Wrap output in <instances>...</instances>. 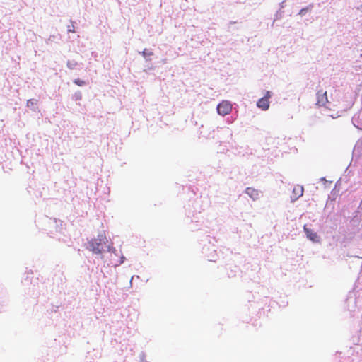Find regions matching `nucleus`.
Segmentation results:
<instances>
[{"instance_id": "obj_1", "label": "nucleus", "mask_w": 362, "mask_h": 362, "mask_svg": "<svg viewBox=\"0 0 362 362\" xmlns=\"http://www.w3.org/2000/svg\"><path fill=\"white\" fill-rule=\"evenodd\" d=\"M105 239L104 235L99 234L97 238L88 242V249L95 254L101 253L103 245L105 243Z\"/></svg>"}, {"instance_id": "obj_2", "label": "nucleus", "mask_w": 362, "mask_h": 362, "mask_svg": "<svg viewBox=\"0 0 362 362\" xmlns=\"http://www.w3.org/2000/svg\"><path fill=\"white\" fill-rule=\"evenodd\" d=\"M272 96V93L269 90H267L264 97L258 100L257 102V106L262 109V110H267L269 107V99Z\"/></svg>"}, {"instance_id": "obj_3", "label": "nucleus", "mask_w": 362, "mask_h": 362, "mask_svg": "<svg viewBox=\"0 0 362 362\" xmlns=\"http://www.w3.org/2000/svg\"><path fill=\"white\" fill-rule=\"evenodd\" d=\"M232 110V105L230 102L223 100L217 107L218 113L221 115H226Z\"/></svg>"}, {"instance_id": "obj_4", "label": "nucleus", "mask_w": 362, "mask_h": 362, "mask_svg": "<svg viewBox=\"0 0 362 362\" xmlns=\"http://www.w3.org/2000/svg\"><path fill=\"white\" fill-rule=\"evenodd\" d=\"M329 101L326 91L318 90L317 93V104L320 106H325Z\"/></svg>"}, {"instance_id": "obj_5", "label": "nucleus", "mask_w": 362, "mask_h": 362, "mask_svg": "<svg viewBox=\"0 0 362 362\" xmlns=\"http://www.w3.org/2000/svg\"><path fill=\"white\" fill-rule=\"evenodd\" d=\"M304 230L307 235V237L312 240L313 242H318L319 241V237L317 235L316 233L313 232V230L308 229L306 228V226H304Z\"/></svg>"}, {"instance_id": "obj_6", "label": "nucleus", "mask_w": 362, "mask_h": 362, "mask_svg": "<svg viewBox=\"0 0 362 362\" xmlns=\"http://www.w3.org/2000/svg\"><path fill=\"white\" fill-rule=\"evenodd\" d=\"M245 192L254 200L259 197V192L252 187H247Z\"/></svg>"}, {"instance_id": "obj_7", "label": "nucleus", "mask_w": 362, "mask_h": 362, "mask_svg": "<svg viewBox=\"0 0 362 362\" xmlns=\"http://www.w3.org/2000/svg\"><path fill=\"white\" fill-rule=\"evenodd\" d=\"M303 187L302 186L297 185L293 188V193L294 194L295 199H298V197L303 196Z\"/></svg>"}, {"instance_id": "obj_8", "label": "nucleus", "mask_w": 362, "mask_h": 362, "mask_svg": "<svg viewBox=\"0 0 362 362\" xmlns=\"http://www.w3.org/2000/svg\"><path fill=\"white\" fill-rule=\"evenodd\" d=\"M352 122L354 124V125L358 128V129H361V120H360V114H356L354 115V117H352Z\"/></svg>"}, {"instance_id": "obj_9", "label": "nucleus", "mask_w": 362, "mask_h": 362, "mask_svg": "<svg viewBox=\"0 0 362 362\" xmlns=\"http://www.w3.org/2000/svg\"><path fill=\"white\" fill-rule=\"evenodd\" d=\"M74 82L75 84H76L78 86H82L86 84V82L84 81L81 80L79 78L75 79Z\"/></svg>"}, {"instance_id": "obj_10", "label": "nucleus", "mask_w": 362, "mask_h": 362, "mask_svg": "<svg viewBox=\"0 0 362 362\" xmlns=\"http://www.w3.org/2000/svg\"><path fill=\"white\" fill-rule=\"evenodd\" d=\"M34 104H35V103L33 102V100H28V102H27V105L28 106H30V105H33Z\"/></svg>"}, {"instance_id": "obj_11", "label": "nucleus", "mask_w": 362, "mask_h": 362, "mask_svg": "<svg viewBox=\"0 0 362 362\" xmlns=\"http://www.w3.org/2000/svg\"><path fill=\"white\" fill-rule=\"evenodd\" d=\"M73 28H69V32H74V27L72 25Z\"/></svg>"}, {"instance_id": "obj_12", "label": "nucleus", "mask_w": 362, "mask_h": 362, "mask_svg": "<svg viewBox=\"0 0 362 362\" xmlns=\"http://www.w3.org/2000/svg\"><path fill=\"white\" fill-rule=\"evenodd\" d=\"M73 28H69V32H74V27L72 25Z\"/></svg>"}, {"instance_id": "obj_13", "label": "nucleus", "mask_w": 362, "mask_h": 362, "mask_svg": "<svg viewBox=\"0 0 362 362\" xmlns=\"http://www.w3.org/2000/svg\"><path fill=\"white\" fill-rule=\"evenodd\" d=\"M81 98V93H78V95H77V99H79V100H80Z\"/></svg>"}]
</instances>
